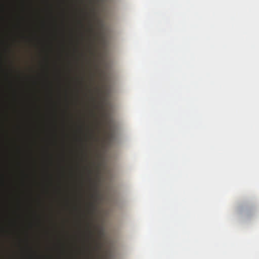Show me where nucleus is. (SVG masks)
Masks as SVG:
<instances>
[{
    "label": "nucleus",
    "mask_w": 259,
    "mask_h": 259,
    "mask_svg": "<svg viewBox=\"0 0 259 259\" xmlns=\"http://www.w3.org/2000/svg\"><path fill=\"white\" fill-rule=\"evenodd\" d=\"M98 234H99V235H101L102 234V231L101 230H99L98 231Z\"/></svg>",
    "instance_id": "obj_6"
},
{
    "label": "nucleus",
    "mask_w": 259,
    "mask_h": 259,
    "mask_svg": "<svg viewBox=\"0 0 259 259\" xmlns=\"http://www.w3.org/2000/svg\"><path fill=\"white\" fill-rule=\"evenodd\" d=\"M90 206L93 208L95 207L94 203L93 202L90 203Z\"/></svg>",
    "instance_id": "obj_5"
},
{
    "label": "nucleus",
    "mask_w": 259,
    "mask_h": 259,
    "mask_svg": "<svg viewBox=\"0 0 259 259\" xmlns=\"http://www.w3.org/2000/svg\"><path fill=\"white\" fill-rule=\"evenodd\" d=\"M89 31L91 33H93L94 31V29L92 25H90V27L89 28Z\"/></svg>",
    "instance_id": "obj_2"
},
{
    "label": "nucleus",
    "mask_w": 259,
    "mask_h": 259,
    "mask_svg": "<svg viewBox=\"0 0 259 259\" xmlns=\"http://www.w3.org/2000/svg\"><path fill=\"white\" fill-rule=\"evenodd\" d=\"M107 136L109 138H111L112 136V133L111 132H109L108 133H107Z\"/></svg>",
    "instance_id": "obj_4"
},
{
    "label": "nucleus",
    "mask_w": 259,
    "mask_h": 259,
    "mask_svg": "<svg viewBox=\"0 0 259 259\" xmlns=\"http://www.w3.org/2000/svg\"><path fill=\"white\" fill-rule=\"evenodd\" d=\"M89 237L91 238H94L93 233V232H92V231L91 230L89 231Z\"/></svg>",
    "instance_id": "obj_3"
},
{
    "label": "nucleus",
    "mask_w": 259,
    "mask_h": 259,
    "mask_svg": "<svg viewBox=\"0 0 259 259\" xmlns=\"http://www.w3.org/2000/svg\"><path fill=\"white\" fill-rule=\"evenodd\" d=\"M93 189L94 191V194L91 195V197L94 199H97L99 197V194L98 192L97 185L96 183H94L93 185Z\"/></svg>",
    "instance_id": "obj_1"
}]
</instances>
